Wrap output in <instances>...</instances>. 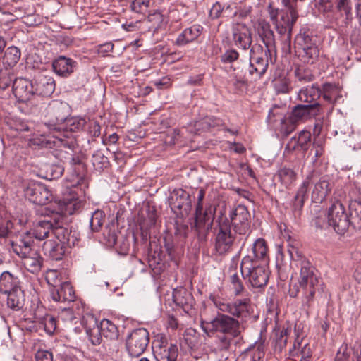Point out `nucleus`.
Returning a JSON list of instances; mask_svg holds the SVG:
<instances>
[{
    "label": "nucleus",
    "mask_w": 361,
    "mask_h": 361,
    "mask_svg": "<svg viewBox=\"0 0 361 361\" xmlns=\"http://www.w3.org/2000/svg\"><path fill=\"white\" fill-rule=\"evenodd\" d=\"M215 229V250L219 255L232 250L235 240V233L245 235L250 227V214L247 208L239 204L232 210L228 219L221 211L216 219Z\"/></svg>",
    "instance_id": "nucleus-1"
},
{
    "label": "nucleus",
    "mask_w": 361,
    "mask_h": 361,
    "mask_svg": "<svg viewBox=\"0 0 361 361\" xmlns=\"http://www.w3.org/2000/svg\"><path fill=\"white\" fill-rule=\"evenodd\" d=\"M59 211H52L43 219L35 221L33 227L27 231L33 239L44 240L54 235L55 228L67 226V215H72L80 210L83 202L79 199L75 190H70L69 194L58 202Z\"/></svg>",
    "instance_id": "nucleus-2"
},
{
    "label": "nucleus",
    "mask_w": 361,
    "mask_h": 361,
    "mask_svg": "<svg viewBox=\"0 0 361 361\" xmlns=\"http://www.w3.org/2000/svg\"><path fill=\"white\" fill-rule=\"evenodd\" d=\"M349 211L348 216L344 205L338 200L334 202L329 209L328 224L338 234H344L350 226L355 229H361V202L350 201Z\"/></svg>",
    "instance_id": "nucleus-3"
},
{
    "label": "nucleus",
    "mask_w": 361,
    "mask_h": 361,
    "mask_svg": "<svg viewBox=\"0 0 361 361\" xmlns=\"http://www.w3.org/2000/svg\"><path fill=\"white\" fill-rule=\"evenodd\" d=\"M71 231L66 227L55 228L54 236L56 240H47L43 245L42 250L45 255H49L53 260H61L68 252L72 246L75 244V239L72 236Z\"/></svg>",
    "instance_id": "nucleus-4"
},
{
    "label": "nucleus",
    "mask_w": 361,
    "mask_h": 361,
    "mask_svg": "<svg viewBox=\"0 0 361 361\" xmlns=\"http://www.w3.org/2000/svg\"><path fill=\"white\" fill-rule=\"evenodd\" d=\"M202 331L208 336L214 333H220L229 335L231 338H236L240 334V322L226 314L218 313L211 321L200 322Z\"/></svg>",
    "instance_id": "nucleus-5"
},
{
    "label": "nucleus",
    "mask_w": 361,
    "mask_h": 361,
    "mask_svg": "<svg viewBox=\"0 0 361 361\" xmlns=\"http://www.w3.org/2000/svg\"><path fill=\"white\" fill-rule=\"evenodd\" d=\"M241 276L255 288L265 286L269 280V271L267 264L252 260L249 256L243 258L240 264Z\"/></svg>",
    "instance_id": "nucleus-6"
},
{
    "label": "nucleus",
    "mask_w": 361,
    "mask_h": 361,
    "mask_svg": "<svg viewBox=\"0 0 361 361\" xmlns=\"http://www.w3.org/2000/svg\"><path fill=\"white\" fill-rule=\"evenodd\" d=\"M209 300L221 312L229 314L241 323L246 322L251 315V301L248 298L237 299L232 302H226L218 295L211 294Z\"/></svg>",
    "instance_id": "nucleus-7"
},
{
    "label": "nucleus",
    "mask_w": 361,
    "mask_h": 361,
    "mask_svg": "<svg viewBox=\"0 0 361 361\" xmlns=\"http://www.w3.org/2000/svg\"><path fill=\"white\" fill-rule=\"evenodd\" d=\"M275 50L264 49L261 44H255L250 51L249 73L255 79L261 78L267 71L269 62L273 63L272 54Z\"/></svg>",
    "instance_id": "nucleus-8"
},
{
    "label": "nucleus",
    "mask_w": 361,
    "mask_h": 361,
    "mask_svg": "<svg viewBox=\"0 0 361 361\" xmlns=\"http://www.w3.org/2000/svg\"><path fill=\"white\" fill-rule=\"evenodd\" d=\"M300 266L299 286L305 297L302 303L303 305L310 307L315 294L316 287L319 284V277L315 269L308 261H302Z\"/></svg>",
    "instance_id": "nucleus-9"
},
{
    "label": "nucleus",
    "mask_w": 361,
    "mask_h": 361,
    "mask_svg": "<svg viewBox=\"0 0 361 361\" xmlns=\"http://www.w3.org/2000/svg\"><path fill=\"white\" fill-rule=\"evenodd\" d=\"M294 49L296 56L303 63L313 65L319 59L320 51L317 44L312 37L305 32L296 36Z\"/></svg>",
    "instance_id": "nucleus-10"
},
{
    "label": "nucleus",
    "mask_w": 361,
    "mask_h": 361,
    "mask_svg": "<svg viewBox=\"0 0 361 361\" xmlns=\"http://www.w3.org/2000/svg\"><path fill=\"white\" fill-rule=\"evenodd\" d=\"M149 343V333L145 328L133 329L126 338V349L129 356L138 357Z\"/></svg>",
    "instance_id": "nucleus-11"
},
{
    "label": "nucleus",
    "mask_w": 361,
    "mask_h": 361,
    "mask_svg": "<svg viewBox=\"0 0 361 361\" xmlns=\"http://www.w3.org/2000/svg\"><path fill=\"white\" fill-rule=\"evenodd\" d=\"M51 192L49 188L40 183H32L25 190V197L36 204H47L51 201Z\"/></svg>",
    "instance_id": "nucleus-12"
},
{
    "label": "nucleus",
    "mask_w": 361,
    "mask_h": 361,
    "mask_svg": "<svg viewBox=\"0 0 361 361\" xmlns=\"http://www.w3.org/2000/svg\"><path fill=\"white\" fill-rule=\"evenodd\" d=\"M12 91L18 102L21 103L30 101L36 93L32 81L21 77L13 80Z\"/></svg>",
    "instance_id": "nucleus-13"
},
{
    "label": "nucleus",
    "mask_w": 361,
    "mask_h": 361,
    "mask_svg": "<svg viewBox=\"0 0 361 361\" xmlns=\"http://www.w3.org/2000/svg\"><path fill=\"white\" fill-rule=\"evenodd\" d=\"M288 11H281L279 18L274 23L275 29L279 35L291 33L293 27L298 18V9L286 8Z\"/></svg>",
    "instance_id": "nucleus-14"
},
{
    "label": "nucleus",
    "mask_w": 361,
    "mask_h": 361,
    "mask_svg": "<svg viewBox=\"0 0 361 361\" xmlns=\"http://www.w3.org/2000/svg\"><path fill=\"white\" fill-rule=\"evenodd\" d=\"M231 30L232 38L236 47L243 50H247L252 47V32L245 23H233Z\"/></svg>",
    "instance_id": "nucleus-15"
},
{
    "label": "nucleus",
    "mask_w": 361,
    "mask_h": 361,
    "mask_svg": "<svg viewBox=\"0 0 361 361\" xmlns=\"http://www.w3.org/2000/svg\"><path fill=\"white\" fill-rule=\"evenodd\" d=\"M33 244L34 239L27 231L20 233L14 240L10 241L13 252L20 258L25 257L34 251Z\"/></svg>",
    "instance_id": "nucleus-16"
},
{
    "label": "nucleus",
    "mask_w": 361,
    "mask_h": 361,
    "mask_svg": "<svg viewBox=\"0 0 361 361\" xmlns=\"http://www.w3.org/2000/svg\"><path fill=\"white\" fill-rule=\"evenodd\" d=\"M66 137L67 139H64L63 137L56 135H52L51 136L41 135L40 137L32 138V142L34 145H37L42 148L64 147L71 149L74 146L73 140L70 139L68 136Z\"/></svg>",
    "instance_id": "nucleus-17"
},
{
    "label": "nucleus",
    "mask_w": 361,
    "mask_h": 361,
    "mask_svg": "<svg viewBox=\"0 0 361 361\" xmlns=\"http://www.w3.org/2000/svg\"><path fill=\"white\" fill-rule=\"evenodd\" d=\"M317 178L314 171H310L300 185L296 195L294 197L293 207L294 211H300L303 207L305 202L308 199L310 186L312 185Z\"/></svg>",
    "instance_id": "nucleus-18"
},
{
    "label": "nucleus",
    "mask_w": 361,
    "mask_h": 361,
    "mask_svg": "<svg viewBox=\"0 0 361 361\" xmlns=\"http://www.w3.org/2000/svg\"><path fill=\"white\" fill-rule=\"evenodd\" d=\"M153 355L157 361H176L178 355V346L173 343H164L155 346Z\"/></svg>",
    "instance_id": "nucleus-19"
},
{
    "label": "nucleus",
    "mask_w": 361,
    "mask_h": 361,
    "mask_svg": "<svg viewBox=\"0 0 361 361\" xmlns=\"http://www.w3.org/2000/svg\"><path fill=\"white\" fill-rule=\"evenodd\" d=\"M78 63L71 58L59 56L52 62V68L59 76L67 78L71 75L77 67Z\"/></svg>",
    "instance_id": "nucleus-20"
},
{
    "label": "nucleus",
    "mask_w": 361,
    "mask_h": 361,
    "mask_svg": "<svg viewBox=\"0 0 361 361\" xmlns=\"http://www.w3.org/2000/svg\"><path fill=\"white\" fill-rule=\"evenodd\" d=\"M322 107L319 103L298 104L292 111V116L296 120H306L320 114Z\"/></svg>",
    "instance_id": "nucleus-21"
},
{
    "label": "nucleus",
    "mask_w": 361,
    "mask_h": 361,
    "mask_svg": "<svg viewBox=\"0 0 361 361\" xmlns=\"http://www.w3.org/2000/svg\"><path fill=\"white\" fill-rule=\"evenodd\" d=\"M311 142V133L308 130H301L298 136L293 137L286 144V150L293 152L301 150L305 152Z\"/></svg>",
    "instance_id": "nucleus-22"
},
{
    "label": "nucleus",
    "mask_w": 361,
    "mask_h": 361,
    "mask_svg": "<svg viewBox=\"0 0 361 361\" xmlns=\"http://www.w3.org/2000/svg\"><path fill=\"white\" fill-rule=\"evenodd\" d=\"M332 185L328 176H324L315 183L312 192V200L315 203L322 202L331 192Z\"/></svg>",
    "instance_id": "nucleus-23"
},
{
    "label": "nucleus",
    "mask_w": 361,
    "mask_h": 361,
    "mask_svg": "<svg viewBox=\"0 0 361 361\" xmlns=\"http://www.w3.org/2000/svg\"><path fill=\"white\" fill-rule=\"evenodd\" d=\"M202 30L203 27L197 24L185 28L177 37L175 44L178 47H182L195 42L201 35Z\"/></svg>",
    "instance_id": "nucleus-24"
},
{
    "label": "nucleus",
    "mask_w": 361,
    "mask_h": 361,
    "mask_svg": "<svg viewBox=\"0 0 361 361\" xmlns=\"http://www.w3.org/2000/svg\"><path fill=\"white\" fill-rule=\"evenodd\" d=\"M169 202L171 209L180 210L184 207V209L187 210L190 206V195L183 189L174 190L171 193Z\"/></svg>",
    "instance_id": "nucleus-25"
},
{
    "label": "nucleus",
    "mask_w": 361,
    "mask_h": 361,
    "mask_svg": "<svg viewBox=\"0 0 361 361\" xmlns=\"http://www.w3.org/2000/svg\"><path fill=\"white\" fill-rule=\"evenodd\" d=\"M51 298L57 302H73L75 291L69 282H63L51 290Z\"/></svg>",
    "instance_id": "nucleus-26"
},
{
    "label": "nucleus",
    "mask_w": 361,
    "mask_h": 361,
    "mask_svg": "<svg viewBox=\"0 0 361 361\" xmlns=\"http://www.w3.org/2000/svg\"><path fill=\"white\" fill-rule=\"evenodd\" d=\"M257 32L262 40L265 49L274 50L275 39L274 32L268 22L264 20H259L257 26Z\"/></svg>",
    "instance_id": "nucleus-27"
},
{
    "label": "nucleus",
    "mask_w": 361,
    "mask_h": 361,
    "mask_svg": "<svg viewBox=\"0 0 361 361\" xmlns=\"http://www.w3.org/2000/svg\"><path fill=\"white\" fill-rule=\"evenodd\" d=\"M48 114L51 125H63L68 118L67 106L63 103L54 104L49 107Z\"/></svg>",
    "instance_id": "nucleus-28"
},
{
    "label": "nucleus",
    "mask_w": 361,
    "mask_h": 361,
    "mask_svg": "<svg viewBox=\"0 0 361 361\" xmlns=\"http://www.w3.org/2000/svg\"><path fill=\"white\" fill-rule=\"evenodd\" d=\"M252 255H248L252 260L267 264L268 247L267 242L263 238L257 239L252 245Z\"/></svg>",
    "instance_id": "nucleus-29"
},
{
    "label": "nucleus",
    "mask_w": 361,
    "mask_h": 361,
    "mask_svg": "<svg viewBox=\"0 0 361 361\" xmlns=\"http://www.w3.org/2000/svg\"><path fill=\"white\" fill-rule=\"evenodd\" d=\"M214 218V212L211 208H207L204 212L195 214V227L197 231L200 233L202 230L208 231L211 229Z\"/></svg>",
    "instance_id": "nucleus-30"
},
{
    "label": "nucleus",
    "mask_w": 361,
    "mask_h": 361,
    "mask_svg": "<svg viewBox=\"0 0 361 361\" xmlns=\"http://www.w3.org/2000/svg\"><path fill=\"white\" fill-rule=\"evenodd\" d=\"M237 262H233L229 267V283L235 296L242 295L245 289L240 276L237 272Z\"/></svg>",
    "instance_id": "nucleus-31"
},
{
    "label": "nucleus",
    "mask_w": 361,
    "mask_h": 361,
    "mask_svg": "<svg viewBox=\"0 0 361 361\" xmlns=\"http://www.w3.org/2000/svg\"><path fill=\"white\" fill-rule=\"evenodd\" d=\"M25 268L32 274H38L43 264V258L36 251L30 252L25 257H20Z\"/></svg>",
    "instance_id": "nucleus-32"
},
{
    "label": "nucleus",
    "mask_w": 361,
    "mask_h": 361,
    "mask_svg": "<svg viewBox=\"0 0 361 361\" xmlns=\"http://www.w3.org/2000/svg\"><path fill=\"white\" fill-rule=\"evenodd\" d=\"M20 287L18 278L13 274L5 271L0 275V292L6 294Z\"/></svg>",
    "instance_id": "nucleus-33"
},
{
    "label": "nucleus",
    "mask_w": 361,
    "mask_h": 361,
    "mask_svg": "<svg viewBox=\"0 0 361 361\" xmlns=\"http://www.w3.org/2000/svg\"><path fill=\"white\" fill-rule=\"evenodd\" d=\"M321 90L315 85L303 87L298 93L297 99L305 103H318L317 100L320 97Z\"/></svg>",
    "instance_id": "nucleus-34"
},
{
    "label": "nucleus",
    "mask_w": 361,
    "mask_h": 361,
    "mask_svg": "<svg viewBox=\"0 0 361 361\" xmlns=\"http://www.w3.org/2000/svg\"><path fill=\"white\" fill-rule=\"evenodd\" d=\"M6 294L7 295V305L9 308L16 311L23 308L25 298L24 292L20 287Z\"/></svg>",
    "instance_id": "nucleus-35"
},
{
    "label": "nucleus",
    "mask_w": 361,
    "mask_h": 361,
    "mask_svg": "<svg viewBox=\"0 0 361 361\" xmlns=\"http://www.w3.org/2000/svg\"><path fill=\"white\" fill-rule=\"evenodd\" d=\"M228 85L231 92L235 94H240L247 87V83L244 77L238 73H232L229 75Z\"/></svg>",
    "instance_id": "nucleus-36"
},
{
    "label": "nucleus",
    "mask_w": 361,
    "mask_h": 361,
    "mask_svg": "<svg viewBox=\"0 0 361 361\" xmlns=\"http://www.w3.org/2000/svg\"><path fill=\"white\" fill-rule=\"evenodd\" d=\"M100 334L109 340L116 341L118 338L119 332L116 324L107 319L101 321L99 325Z\"/></svg>",
    "instance_id": "nucleus-37"
},
{
    "label": "nucleus",
    "mask_w": 361,
    "mask_h": 361,
    "mask_svg": "<svg viewBox=\"0 0 361 361\" xmlns=\"http://www.w3.org/2000/svg\"><path fill=\"white\" fill-rule=\"evenodd\" d=\"M325 141L323 138H314L307 157L311 159L312 163L315 165L322 161L324 154Z\"/></svg>",
    "instance_id": "nucleus-38"
},
{
    "label": "nucleus",
    "mask_w": 361,
    "mask_h": 361,
    "mask_svg": "<svg viewBox=\"0 0 361 361\" xmlns=\"http://www.w3.org/2000/svg\"><path fill=\"white\" fill-rule=\"evenodd\" d=\"M20 56L21 52L18 47L15 46L9 47L4 52V55L2 59L3 64L5 67L11 68L18 62Z\"/></svg>",
    "instance_id": "nucleus-39"
},
{
    "label": "nucleus",
    "mask_w": 361,
    "mask_h": 361,
    "mask_svg": "<svg viewBox=\"0 0 361 361\" xmlns=\"http://www.w3.org/2000/svg\"><path fill=\"white\" fill-rule=\"evenodd\" d=\"M36 93L42 97H49L55 90V81L52 78H44L36 84Z\"/></svg>",
    "instance_id": "nucleus-40"
},
{
    "label": "nucleus",
    "mask_w": 361,
    "mask_h": 361,
    "mask_svg": "<svg viewBox=\"0 0 361 361\" xmlns=\"http://www.w3.org/2000/svg\"><path fill=\"white\" fill-rule=\"evenodd\" d=\"M86 123L85 118L81 117L67 118L63 126L55 127L54 128H63L71 132L80 130L82 129Z\"/></svg>",
    "instance_id": "nucleus-41"
},
{
    "label": "nucleus",
    "mask_w": 361,
    "mask_h": 361,
    "mask_svg": "<svg viewBox=\"0 0 361 361\" xmlns=\"http://www.w3.org/2000/svg\"><path fill=\"white\" fill-rule=\"evenodd\" d=\"M280 182L286 188H288L296 180V173L290 168L283 167L278 171Z\"/></svg>",
    "instance_id": "nucleus-42"
},
{
    "label": "nucleus",
    "mask_w": 361,
    "mask_h": 361,
    "mask_svg": "<svg viewBox=\"0 0 361 361\" xmlns=\"http://www.w3.org/2000/svg\"><path fill=\"white\" fill-rule=\"evenodd\" d=\"M91 161L94 169L99 172L107 169L110 164L109 159L100 151H97L92 154Z\"/></svg>",
    "instance_id": "nucleus-43"
},
{
    "label": "nucleus",
    "mask_w": 361,
    "mask_h": 361,
    "mask_svg": "<svg viewBox=\"0 0 361 361\" xmlns=\"http://www.w3.org/2000/svg\"><path fill=\"white\" fill-rule=\"evenodd\" d=\"M294 75L297 80L302 84L312 82L315 78L312 70L302 66L295 69Z\"/></svg>",
    "instance_id": "nucleus-44"
},
{
    "label": "nucleus",
    "mask_w": 361,
    "mask_h": 361,
    "mask_svg": "<svg viewBox=\"0 0 361 361\" xmlns=\"http://www.w3.org/2000/svg\"><path fill=\"white\" fill-rule=\"evenodd\" d=\"M16 76L13 70L9 68L5 67L0 70V89L6 90L8 88L11 82L13 83Z\"/></svg>",
    "instance_id": "nucleus-45"
},
{
    "label": "nucleus",
    "mask_w": 361,
    "mask_h": 361,
    "mask_svg": "<svg viewBox=\"0 0 361 361\" xmlns=\"http://www.w3.org/2000/svg\"><path fill=\"white\" fill-rule=\"evenodd\" d=\"M233 338L229 335L221 334L216 336L215 352L222 353L229 350L231 345V341Z\"/></svg>",
    "instance_id": "nucleus-46"
},
{
    "label": "nucleus",
    "mask_w": 361,
    "mask_h": 361,
    "mask_svg": "<svg viewBox=\"0 0 361 361\" xmlns=\"http://www.w3.org/2000/svg\"><path fill=\"white\" fill-rule=\"evenodd\" d=\"M167 18L171 21L170 30L171 32H176L182 28L181 16L176 8L169 10Z\"/></svg>",
    "instance_id": "nucleus-47"
},
{
    "label": "nucleus",
    "mask_w": 361,
    "mask_h": 361,
    "mask_svg": "<svg viewBox=\"0 0 361 361\" xmlns=\"http://www.w3.org/2000/svg\"><path fill=\"white\" fill-rule=\"evenodd\" d=\"M302 340L297 338L293 345V347L290 349L288 353V358L295 360V358L300 356L302 357V353L305 348L311 349L310 345L308 343H305L303 346H302Z\"/></svg>",
    "instance_id": "nucleus-48"
},
{
    "label": "nucleus",
    "mask_w": 361,
    "mask_h": 361,
    "mask_svg": "<svg viewBox=\"0 0 361 361\" xmlns=\"http://www.w3.org/2000/svg\"><path fill=\"white\" fill-rule=\"evenodd\" d=\"M130 8L132 11L145 14L150 7L151 0H130Z\"/></svg>",
    "instance_id": "nucleus-49"
},
{
    "label": "nucleus",
    "mask_w": 361,
    "mask_h": 361,
    "mask_svg": "<svg viewBox=\"0 0 361 361\" xmlns=\"http://www.w3.org/2000/svg\"><path fill=\"white\" fill-rule=\"evenodd\" d=\"M105 218L104 213L101 210L95 211L91 216L90 225L93 231H98L102 227Z\"/></svg>",
    "instance_id": "nucleus-50"
},
{
    "label": "nucleus",
    "mask_w": 361,
    "mask_h": 361,
    "mask_svg": "<svg viewBox=\"0 0 361 361\" xmlns=\"http://www.w3.org/2000/svg\"><path fill=\"white\" fill-rule=\"evenodd\" d=\"M338 89L336 85L325 84L324 86V99L329 103H334L337 100Z\"/></svg>",
    "instance_id": "nucleus-51"
},
{
    "label": "nucleus",
    "mask_w": 361,
    "mask_h": 361,
    "mask_svg": "<svg viewBox=\"0 0 361 361\" xmlns=\"http://www.w3.org/2000/svg\"><path fill=\"white\" fill-rule=\"evenodd\" d=\"M71 173L70 176L66 178V181L69 183V184L67 185L68 188H75L80 185L84 179L82 170H77L76 171L71 170Z\"/></svg>",
    "instance_id": "nucleus-52"
},
{
    "label": "nucleus",
    "mask_w": 361,
    "mask_h": 361,
    "mask_svg": "<svg viewBox=\"0 0 361 361\" xmlns=\"http://www.w3.org/2000/svg\"><path fill=\"white\" fill-rule=\"evenodd\" d=\"M174 302L180 306H184L189 304L192 300V295L185 290L176 291L173 294Z\"/></svg>",
    "instance_id": "nucleus-53"
},
{
    "label": "nucleus",
    "mask_w": 361,
    "mask_h": 361,
    "mask_svg": "<svg viewBox=\"0 0 361 361\" xmlns=\"http://www.w3.org/2000/svg\"><path fill=\"white\" fill-rule=\"evenodd\" d=\"M288 329H283L280 331L279 335H276L275 341V350L281 353L286 346L288 341Z\"/></svg>",
    "instance_id": "nucleus-54"
},
{
    "label": "nucleus",
    "mask_w": 361,
    "mask_h": 361,
    "mask_svg": "<svg viewBox=\"0 0 361 361\" xmlns=\"http://www.w3.org/2000/svg\"><path fill=\"white\" fill-rule=\"evenodd\" d=\"M59 318L65 322H73L79 319L76 316L73 308L65 307L59 314Z\"/></svg>",
    "instance_id": "nucleus-55"
},
{
    "label": "nucleus",
    "mask_w": 361,
    "mask_h": 361,
    "mask_svg": "<svg viewBox=\"0 0 361 361\" xmlns=\"http://www.w3.org/2000/svg\"><path fill=\"white\" fill-rule=\"evenodd\" d=\"M239 58L238 52L233 49L226 50L220 56L221 61L224 63H231Z\"/></svg>",
    "instance_id": "nucleus-56"
},
{
    "label": "nucleus",
    "mask_w": 361,
    "mask_h": 361,
    "mask_svg": "<svg viewBox=\"0 0 361 361\" xmlns=\"http://www.w3.org/2000/svg\"><path fill=\"white\" fill-rule=\"evenodd\" d=\"M200 124L202 126V128H214L221 126L224 123L223 121L219 118L214 116H207L204 118L202 121H200Z\"/></svg>",
    "instance_id": "nucleus-57"
},
{
    "label": "nucleus",
    "mask_w": 361,
    "mask_h": 361,
    "mask_svg": "<svg viewBox=\"0 0 361 361\" xmlns=\"http://www.w3.org/2000/svg\"><path fill=\"white\" fill-rule=\"evenodd\" d=\"M147 20L153 23L154 25L159 26L161 24L167 23L164 16L158 10L154 11L153 13H149L147 16Z\"/></svg>",
    "instance_id": "nucleus-58"
},
{
    "label": "nucleus",
    "mask_w": 361,
    "mask_h": 361,
    "mask_svg": "<svg viewBox=\"0 0 361 361\" xmlns=\"http://www.w3.org/2000/svg\"><path fill=\"white\" fill-rule=\"evenodd\" d=\"M13 223L11 220H2L0 221V237L6 238L13 229Z\"/></svg>",
    "instance_id": "nucleus-59"
},
{
    "label": "nucleus",
    "mask_w": 361,
    "mask_h": 361,
    "mask_svg": "<svg viewBox=\"0 0 361 361\" xmlns=\"http://www.w3.org/2000/svg\"><path fill=\"white\" fill-rule=\"evenodd\" d=\"M315 1L316 8L323 13H329L333 8V2L330 0H315Z\"/></svg>",
    "instance_id": "nucleus-60"
},
{
    "label": "nucleus",
    "mask_w": 361,
    "mask_h": 361,
    "mask_svg": "<svg viewBox=\"0 0 361 361\" xmlns=\"http://www.w3.org/2000/svg\"><path fill=\"white\" fill-rule=\"evenodd\" d=\"M44 326L45 331L48 334H53L56 328V322L55 318L51 315H47L44 318Z\"/></svg>",
    "instance_id": "nucleus-61"
},
{
    "label": "nucleus",
    "mask_w": 361,
    "mask_h": 361,
    "mask_svg": "<svg viewBox=\"0 0 361 361\" xmlns=\"http://www.w3.org/2000/svg\"><path fill=\"white\" fill-rule=\"evenodd\" d=\"M336 8L340 12H344L347 18L351 15L350 0H337Z\"/></svg>",
    "instance_id": "nucleus-62"
},
{
    "label": "nucleus",
    "mask_w": 361,
    "mask_h": 361,
    "mask_svg": "<svg viewBox=\"0 0 361 361\" xmlns=\"http://www.w3.org/2000/svg\"><path fill=\"white\" fill-rule=\"evenodd\" d=\"M282 37L281 49L286 54L291 51V33L280 35Z\"/></svg>",
    "instance_id": "nucleus-63"
},
{
    "label": "nucleus",
    "mask_w": 361,
    "mask_h": 361,
    "mask_svg": "<svg viewBox=\"0 0 361 361\" xmlns=\"http://www.w3.org/2000/svg\"><path fill=\"white\" fill-rule=\"evenodd\" d=\"M36 361H53L52 353L48 350H39L35 355Z\"/></svg>",
    "instance_id": "nucleus-64"
}]
</instances>
